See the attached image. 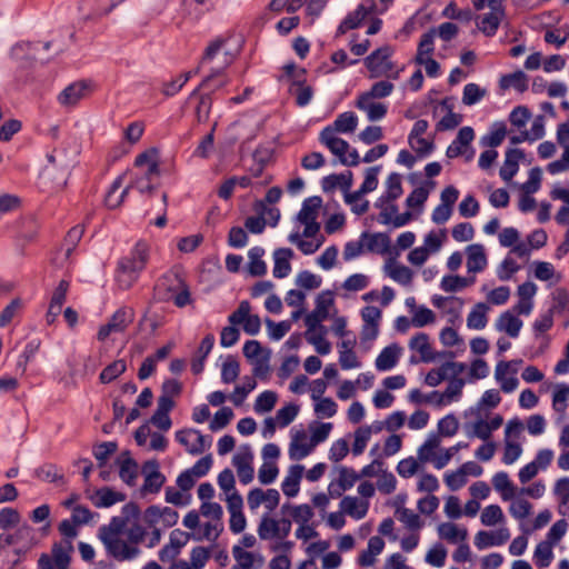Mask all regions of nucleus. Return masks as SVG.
I'll use <instances>...</instances> for the list:
<instances>
[{"label":"nucleus","instance_id":"obj_1","mask_svg":"<svg viewBox=\"0 0 569 569\" xmlns=\"http://www.w3.org/2000/svg\"><path fill=\"white\" fill-rule=\"evenodd\" d=\"M153 298L159 302L173 301L178 308L192 302L189 286L178 269L164 272L153 287Z\"/></svg>","mask_w":569,"mask_h":569},{"label":"nucleus","instance_id":"obj_2","mask_svg":"<svg viewBox=\"0 0 569 569\" xmlns=\"http://www.w3.org/2000/svg\"><path fill=\"white\" fill-rule=\"evenodd\" d=\"M134 168L130 183L127 186L137 189L140 193H152L156 189L153 180L160 176L157 150L149 149L139 153L134 159Z\"/></svg>","mask_w":569,"mask_h":569},{"label":"nucleus","instance_id":"obj_3","mask_svg":"<svg viewBox=\"0 0 569 569\" xmlns=\"http://www.w3.org/2000/svg\"><path fill=\"white\" fill-rule=\"evenodd\" d=\"M331 429H296L291 432L289 457L299 461L309 456L313 449L329 437Z\"/></svg>","mask_w":569,"mask_h":569},{"label":"nucleus","instance_id":"obj_4","mask_svg":"<svg viewBox=\"0 0 569 569\" xmlns=\"http://www.w3.org/2000/svg\"><path fill=\"white\" fill-rule=\"evenodd\" d=\"M224 59L222 64L211 69V72L200 82V84L189 94L188 100L193 98L198 99L194 108V116L197 122L204 123L209 120L212 109V98L210 93H200L201 89L208 88L210 81L218 77L224 67H228L232 62V57L229 52L223 53Z\"/></svg>","mask_w":569,"mask_h":569},{"label":"nucleus","instance_id":"obj_5","mask_svg":"<svg viewBox=\"0 0 569 569\" xmlns=\"http://www.w3.org/2000/svg\"><path fill=\"white\" fill-rule=\"evenodd\" d=\"M392 53L393 49L390 46H382L366 57L365 63L370 79L387 77L397 80L399 78L400 70L396 69L390 60Z\"/></svg>","mask_w":569,"mask_h":569},{"label":"nucleus","instance_id":"obj_6","mask_svg":"<svg viewBox=\"0 0 569 569\" xmlns=\"http://www.w3.org/2000/svg\"><path fill=\"white\" fill-rule=\"evenodd\" d=\"M395 201L379 197L375 202V207L380 210L378 221L381 224H391L393 228H400L411 220L412 213L410 211L398 213V206Z\"/></svg>","mask_w":569,"mask_h":569},{"label":"nucleus","instance_id":"obj_7","mask_svg":"<svg viewBox=\"0 0 569 569\" xmlns=\"http://www.w3.org/2000/svg\"><path fill=\"white\" fill-rule=\"evenodd\" d=\"M176 439L191 455L202 453L212 442V438L203 436L199 429H179Z\"/></svg>","mask_w":569,"mask_h":569},{"label":"nucleus","instance_id":"obj_8","mask_svg":"<svg viewBox=\"0 0 569 569\" xmlns=\"http://www.w3.org/2000/svg\"><path fill=\"white\" fill-rule=\"evenodd\" d=\"M250 303L248 301H241L237 310L228 317V321L233 326L242 323L246 333L256 336L260 331L261 321L258 315H250Z\"/></svg>","mask_w":569,"mask_h":569},{"label":"nucleus","instance_id":"obj_9","mask_svg":"<svg viewBox=\"0 0 569 569\" xmlns=\"http://www.w3.org/2000/svg\"><path fill=\"white\" fill-rule=\"evenodd\" d=\"M335 299L330 290L320 292L316 298L315 309L306 316L305 322L308 329L320 328L321 322L328 319L329 309L333 306Z\"/></svg>","mask_w":569,"mask_h":569},{"label":"nucleus","instance_id":"obj_10","mask_svg":"<svg viewBox=\"0 0 569 569\" xmlns=\"http://www.w3.org/2000/svg\"><path fill=\"white\" fill-rule=\"evenodd\" d=\"M336 471L338 476L328 486V492L331 498H340L345 491L351 489L360 479V476L352 468L346 466L337 467Z\"/></svg>","mask_w":569,"mask_h":569},{"label":"nucleus","instance_id":"obj_11","mask_svg":"<svg viewBox=\"0 0 569 569\" xmlns=\"http://www.w3.org/2000/svg\"><path fill=\"white\" fill-rule=\"evenodd\" d=\"M557 141L563 147V153L560 159L550 162L547 170L551 174H557L569 170V119L557 127Z\"/></svg>","mask_w":569,"mask_h":569},{"label":"nucleus","instance_id":"obj_12","mask_svg":"<svg viewBox=\"0 0 569 569\" xmlns=\"http://www.w3.org/2000/svg\"><path fill=\"white\" fill-rule=\"evenodd\" d=\"M376 3L373 0H362L358 7L349 12L337 29V36L345 34L349 30L357 29L361 22L373 12Z\"/></svg>","mask_w":569,"mask_h":569},{"label":"nucleus","instance_id":"obj_13","mask_svg":"<svg viewBox=\"0 0 569 569\" xmlns=\"http://www.w3.org/2000/svg\"><path fill=\"white\" fill-rule=\"evenodd\" d=\"M108 555L114 558L118 561H130L136 559L141 550L138 546H133L132 543H128L121 538H107V541L102 542Z\"/></svg>","mask_w":569,"mask_h":569},{"label":"nucleus","instance_id":"obj_14","mask_svg":"<svg viewBox=\"0 0 569 569\" xmlns=\"http://www.w3.org/2000/svg\"><path fill=\"white\" fill-rule=\"evenodd\" d=\"M495 379L505 393L513 392L519 386L517 368H512V362L507 360H500L496 365Z\"/></svg>","mask_w":569,"mask_h":569},{"label":"nucleus","instance_id":"obj_15","mask_svg":"<svg viewBox=\"0 0 569 569\" xmlns=\"http://www.w3.org/2000/svg\"><path fill=\"white\" fill-rule=\"evenodd\" d=\"M61 156L62 151L58 149H56L52 153H49L47 156V159L51 167H46V169L43 170V178H51L53 170L56 168L60 169L59 177L53 182V188L57 190L62 189L67 184V180L69 177L70 163L63 161L61 159Z\"/></svg>","mask_w":569,"mask_h":569},{"label":"nucleus","instance_id":"obj_16","mask_svg":"<svg viewBox=\"0 0 569 569\" xmlns=\"http://www.w3.org/2000/svg\"><path fill=\"white\" fill-rule=\"evenodd\" d=\"M505 450L502 462L505 465H512L516 462L521 453V430L522 429H505Z\"/></svg>","mask_w":569,"mask_h":569},{"label":"nucleus","instance_id":"obj_17","mask_svg":"<svg viewBox=\"0 0 569 569\" xmlns=\"http://www.w3.org/2000/svg\"><path fill=\"white\" fill-rule=\"evenodd\" d=\"M143 472L144 481L141 487L142 495L158 493L166 481V477L159 470L158 462H147L143 467Z\"/></svg>","mask_w":569,"mask_h":569},{"label":"nucleus","instance_id":"obj_18","mask_svg":"<svg viewBox=\"0 0 569 569\" xmlns=\"http://www.w3.org/2000/svg\"><path fill=\"white\" fill-rule=\"evenodd\" d=\"M149 260V246L143 242L139 241L134 244V247L131 249V251L122 257L118 262L123 263L128 268H134V270L139 273H141Z\"/></svg>","mask_w":569,"mask_h":569},{"label":"nucleus","instance_id":"obj_19","mask_svg":"<svg viewBox=\"0 0 569 569\" xmlns=\"http://www.w3.org/2000/svg\"><path fill=\"white\" fill-rule=\"evenodd\" d=\"M510 538V532L507 528H499L495 531H479L475 536V546L479 550L487 549L493 546H502Z\"/></svg>","mask_w":569,"mask_h":569},{"label":"nucleus","instance_id":"obj_20","mask_svg":"<svg viewBox=\"0 0 569 569\" xmlns=\"http://www.w3.org/2000/svg\"><path fill=\"white\" fill-rule=\"evenodd\" d=\"M402 355V348L398 343H391L385 347L375 360L378 371H389L393 369Z\"/></svg>","mask_w":569,"mask_h":569},{"label":"nucleus","instance_id":"obj_21","mask_svg":"<svg viewBox=\"0 0 569 569\" xmlns=\"http://www.w3.org/2000/svg\"><path fill=\"white\" fill-rule=\"evenodd\" d=\"M319 141L326 146L332 154L338 157L339 161L350 149L348 141L337 137L330 128H323L319 134Z\"/></svg>","mask_w":569,"mask_h":569},{"label":"nucleus","instance_id":"obj_22","mask_svg":"<svg viewBox=\"0 0 569 569\" xmlns=\"http://www.w3.org/2000/svg\"><path fill=\"white\" fill-rule=\"evenodd\" d=\"M355 106L367 114L369 121H379L383 119L388 112L386 103L376 102L373 99L361 94L358 96Z\"/></svg>","mask_w":569,"mask_h":569},{"label":"nucleus","instance_id":"obj_23","mask_svg":"<svg viewBox=\"0 0 569 569\" xmlns=\"http://www.w3.org/2000/svg\"><path fill=\"white\" fill-rule=\"evenodd\" d=\"M501 402L500 393L497 389L486 390L476 407L466 411V418L470 419L482 413H488L489 409L496 408Z\"/></svg>","mask_w":569,"mask_h":569},{"label":"nucleus","instance_id":"obj_24","mask_svg":"<svg viewBox=\"0 0 569 569\" xmlns=\"http://www.w3.org/2000/svg\"><path fill=\"white\" fill-rule=\"evenodd\" d=\"M224 43H226L224 40H221V39H217V40L212 41L207 47L199 66L194 70H191L192 76L198 74L202 67H204L209 63H213L216 60H219V62L216 66H212L210 68V70L212 68L221 66L222 61L224 59L223 53L227 52L226 50H223Z\"/></svg>","mask_w":569,"mask_h":569},{"label":"nucleus","instance_id":"obj_25","mask_svg":"<svg viewBox=\"0 0 569 569\" xmlns=\"http://www.w3.org/2000/svg\"><path fill=\"white\" fill-rule=\"evenodd\" d=\"M353 182V174L351 171L343 173H332L326 176L321 180V188L323 192L329 193L340 188L343 194L350 190Z\"/></svg>","mask_w":569,"mask_h":569},{"label":"nucleus","instance_id":"obj_26","mask_svg":"<svg viewBox=\"0 0 569 569\" xmlns=\"http://www.w3.org/2000/svg\"><path fill=\"white\" fill-rule=\"evenodd\" d=\"M525 158L521 149H508L506 151L505 161L500 168L499 174L502 180L510 181L519 170V161Z\"/></svg>","mask_w":569,"mask_h":569},{"label":"nucleus","instance_id":"obj_27","mask_svg":"<svg viewBox=\"0 0 569 569\" xmlns=\"http://www.w3.org/2000/svg\"><path fill=\"white\" fill-rule=\"evenodd\" d=\"M361 239L365 241L366 250L379 254H386L390 249V238L383 232L369 233L363 231Z\"/></svg>","mask_w":569,"mask_h":569},{"label":"nucleus","instance_id":"obj_28","mask_svg":"<svg viewBox=\"0 0 569 569\" xmlns=\"http://www.w3.org/2000/svg\"><path fill=\"white\" fill-rule=\"evenodd\" d=\"M293 251L290 248H279L273 252V277L278 279L286 278L291 272L290 259Z\"/></svg>","mask_w":569,"mask_h":569},{"label":"nucleus","instance_id":"obj_29","mask_svg":"<svg viewBox=\"0 0 569 569\" xmlns=\"http://www.w3.org/2000/svg\"><path fill=\"white\" fill-rule=\"evenodd\" d=\"M467 269L469 272H481L488 263L485 248L480 243L467 247Z\"/></svg>","mask_w":569,"mask_h":569},{"label":"nucleus","instance_id":"obj_30","mask_svg":"<svg viewBox=\"0 0 569 569\" xmlns=\"http://www.w3.org/2000/svg\"><path fill=\"white\" fill-rule=\"evenodd\" d=\"M174 407V400H169L164 397H159L157 401V409L150 418V423L153 427H171L170 411Z\"/></svg>","mask_w":569,"mask_h":569},{"label":"nucleus","instance_id":"obj_31","mask_svg":"<svg viewBox=\"0 0 569 569\" xmlns=\"http://www.w3.org/2000/svg\"><path fill=\"white\" fill-rule=\"evenodd\" d=\"M340 509L343 513L356 520H360L366 517L369 509V502L357 497L346 496L340 501Z\"/></svg>","mask_w":569,"mask_h":569},{"label":"nucleus","instance_id":"obj_32","mask_svg":"<svg viewBox=\"0 0 569 569\" xmlns=\"http://www.w3.org/2000/svg\"><path fill=\"white\" fill-rule=\"evenodd\" d=\"M86 82L79 81L69 84L58 96V101L64 107H71L77 104L87 93Z\"/></svg>","mask_w":569,"mask_h":569},{"label":"nucleus","instance_id":"obj_33","mask_svg":"<svg viewBox=\"0 0 569 569\" xmlns=\"http://www.w3.org/2000/svg\"><path fill=\"white\" fill-rule=\"evenodd\" d=\"M124 500V493L116 491L109 487L98 489L91 497V501L97 508H109Z\"/></svg>","mask_w":569,"mask_h":569},{"label":"nucleus","instance_id":"obj_34","mask_svg":"<svg viewBox=\"0 0 569 569\" xmlns=\"http://www.w3.org/2000/svg\"><path fill=\"white\" fill-rule=\"evenodd\" d=\"M522 320L519 319L513 312H502L496 322V329L498 331L506 332L511 338H517L522 328Z\"/></svg>","mask_w":569,"mask_h":569},{"label":"nucleus","instance_id":"obj_35","mask_svg":"<svg viewBox=\"0 0 569 569\" xmlns=\"http://www.w3.org/2000/svg\"><path fill=\"white\" fill-rule=\"evenodd\" d=\"M233 466L237 469L239 481L248 485L253 479L252 456L248 453H238L232 458Z\"/></svg>","mask_w":569,"mask_h":569},{"label":"nucleus","instance_id":"obj_36","mask_svg":"<svg viewBox=\"0 0 569 569\" xmlns=\"http://www.w3.org/2000/svg\"><path fill=\"white\" fill-rule=\"evenodd\" d=\"M505 17V10H490L477 23L479 30L487 37H493Z\"/></svg>","mask_w":569,"mask_h":569},{"label":"nucleus","instance_id":"obj_37","mask_svg":"<svg viewBox=\"0 0 569 569\" xmlns=\"http://www.w3.org/2000/svg\"><path fill=\"white\" fill-rule=\"evenodd\" d=\"M569 400V386L566 383L557 385L553 393H552V408L559 415L557 419V423L560 425L563 422L566 416V409L568 407Z\"/></svg>","mask_w":569,"mask_h":569},{"label":"nucleus","instance_id":"obj_38","mask_svg":"<svg viewBox=\"0 0 569 569\" xmlns=\"http://www.w3.org/2000/svg\"><path fill=\"white\" fill-rule=\"evenodd\" d=\"M327 329L320 326L317 329H308L306 331L307 341L315 347L318 353L326 356L331 351V343L326 339Z\"/></svg>","mask_w":569,"mask_h":569},{"label":"nucleus","instance_id":"obj_39","mask_svg":"<svg viewBox=\"0 0 569 569\" xmlns=\"http://www.w3.org/2000/svg\"><path fill=\"white\" fill-rule=\"evenodd\" d=\"M299 412V407L295 403H288L280 408L274 418H267L264 427H286L291 423Z\"/></svg>","mask_w":569,"mask_h":569},{"label":"nucleus","instance_id":"obj_40","mask_svg":"<svg viewBox=\"0 0 569 569\" xmlns=\"http://www.w3.org/2000/svg\"><path fill=\"white\" fill-rule=\"evenodd\" d=\"M489 306L485 302L476 303L467 317V327L472 330H482L488 323Z\"/></svg>","mask_w":569,"mask_h":569},{"label":"nucleus","instance_id":"obj_41","mask_svg":"<svg viewBox=\"0 0 569 569\" xmlns=\"http://www.w3.org/2000/svg\"><path fill=\"white\" fill-rule=\"evenodd\" d=\"M499 88L502 91L513 88L519 92H525L528 89L527 76L521 70H517L512 73L503 74L499 79Z\"/></svg>","mask_w":569,"mask_h":569},{"label":"nucleus","instance_id":"obj_42","mask_svg":"<svg viewBox=\"0 0 569 569\" xmlns=\"http://www.w3.org/2000/svg\"><path fill=\"white\" fill-rule=\"evenodd\" d=\"M492 486L505 501L511 500L516 497L517 489L511 482L508 473L505 471H499L492 477Z\"/></svg>","mask_w":569,"mask_h":569},{"label":"nucleus","instance_id":"obj_43","mask_svg":"<svg viewBox=\"0 0 569 569\" xmlns=\"http://www.w3.org/2000/svg\"><path fill=\"white\" fill-rule=\"evenodd\" d=\"M438 535L450 543H459L467 540L468 530L452 522H443L438 527Z\"/></svg>","mask_w":569,"mask_h":569},{"label":"nucleus","instance_id":"obj_44","mask_svg":"<svg viewBox=\"0 0 569 569\" xmlns=\"http://www.w3.org/2000/svg\"><path fill=\"white\" fill-rule=\"evenodd\" d=\"M122 183H123V176L117 177L113 180V182L111 183V186L104 197V203L109 209H117L124 201V199L129 192V187H126L118 196H116V193L122 187Z\"/></svg>","mask_w":569,"mask_h":569},{"label":"nucleus","instance_id":"obj_45","mask_svg":"<svg viewBox=\"0 0 569 569\" xmlns=\"http://www.w3.org/2000/svg\"><path fill=\"white\" fill-rule=\"evenodd\" d=\"M409 348L419 352L421 361L423 362H431L435 360V355L431 350L429 337L425 332L415 335L409 341Z\"/></svg>","mask_w":569,"mask_h":569},{"label":"nucleus","instance_id":"obj_46","mask_svg":"<svg viewBox=\"0 0 569 569\" xmlns=\"http://www.w3.org/2000/svg\"><path fill=\"white\" fill-rule=\"evenodd\" d=\"M358 126V117L352 111H346L340 113L332 124L327 126L333 132L339 133H352Z\"/></svg>","mask_w":569,"mask_h":569},{"label":"nucleus","instance_id":"obj_47","mask_svg":"<svg viewBox=\"0 0 569 569\" xmlns=\"http://www.w3.org/2000/svg\"><path fill=\"white\" fill-rule=\"evenodd\" d=\"M257 532L261 540H280L278 519H274L269 515L262 516L258 525Z\"/></svg>","mask_w":569,"mask_h":569},{"label":"nucleus","instance_id":"obj_48","mask_svg":"<svg viewBox=\"0 0 569 569\" xmlns=\"http://www.w3.org/2000/svg\"><path fill=\"white\" fill-rule=\"evenodd\" d=\"M290 92L296 96V103L302 108L310 103L313 97V89L311 86L306 84V79H300L291 82Z\"/></svg>","mask_w":569,"mask_h":569},{"label":"nucleus","instance_id":"obj_49","mask_svg":"<svg viewBox=\"0 0 569 569\" xmlns=\"http://www.w3.org/2000/svg\"><path fill=\"white\" fill-rule=\"evenodd\" d=\"M119 477L128 486H134L138 478V465L137 462L126 455L119 460Z\"/></svg>","mask_w":569,"mask_h":569},{"label":"nucleus","instance_id":"obj_50","mask_svg":"<svg viewBox=\"0 0 569 569\" xmlns=\"http://www.w3.org/2000/svg\"><path fill=\"white\" fill-rule=\"evenodd\" d=\"M264 254V249L261 247H252L249 252V263H248V271L251 276L254 277H261L264 276L267 272V264L262 260V257Z\"/></svg>","mask_w":569,"mask_h":569},{"label":"nucleus","instance_id":"obj_51","mask_svg":"<svg viewBox=\"0 0 569 569\" xmlns=\"http://www.w3.org/2000/svg\"><path fill=\"white\" fill-rule=\"evenodd\" d=\"M322 204V199L318 196H312L302 202L301 209L297 214L299 222L316 221L317 211Z\"/></svg>","mask_w":569,"mask_h":569},{"label":"nucleus","instance_id":"obj_52","mask_svg":"<svg viewBox=\"0 0 569 569\" xmlns=\"http://www.w3.org/2000/svg\"><path fill=\"white\" fill-rule=\"evenodd\" d=\"M140 273L134 268H128L123 263L118 262L116 270V282L121 290L130 289L139 279Z\"/></svg>","mask_w":569,"mask_h":569},{"label":"nucleus","instance_id":"obj_53","mask_svg":"<svg viewBox=\"0 0 569 569\" xmlns=\"http://www.w3.org/2000/svg\"><path fill=\"white\" fill-rule=\"evenodd\" d=\"M133 320L134 310L130 307H121L111 316L108 322L116 329V332H123Z\"/></svg>","mask_w":569,"mask_h":569},{"label":"nucleus","instance_id":"obj_54","mask_svg":"<svg viewBox=\"0 0 569 569\" xmlns=\"http://www.w3.org/2000/svg\"><path fill=\"white\" fill-rule=\"evenodd\" d=\"M302 470V466H295L291 468L289 475L283 479L281 489L287 497H295L299 492Z\"/></svg>","mask_w":569,"mask_h":569},{"label":"nucleus","instance_id":"obj_55","mask_svg":"<svg viewBox=\"0 0 569 569\" xmlns=\"http://www.w3.org/2000/svg\"><path fill=\"white\" fill-rule=\"evenodd\" d=\"M476 278H465L460 276H445L440 281V288L446 292H456L473 284Z\"/></svg>","mask_w":569,"mask_h":569},{"label":"nucleus","instance_id":"obj_56","mask_svg":"<svg viewBox=\"0 0 569 569\" xmlns=\"http://www.w3.org/2000/svg\"><path fill=\"white\" fill-rule=\"evenodd\" d=\"M381 166H375L366 169L365 172V180L360 188L355 191L353 198L358 197L359 194H367L369 192H372L378 187V174L380 172Z\"/></svg>","mask_w":569,"mask_h":569},{"label":"nucleus","instance_id":"obj_57","mask_svg":"<svg viewBox=\"0 0 569 569\" xmlns=\"http://www.w3.org/2000/svg\"><path fill=\"white\" fill-rule=\"evenodd\" d=\"M127 522L119 516L113 517L107 526H102L99 529L100 540L107 541V538L116 539L120 538V533L126 529Z\"/></svg>","mask_w":569,"mask_h":569},{"label":"nucleus","instance_id":"obj_58","mask_svg":"<svg viewBox=\"0 0 569 569\" xmlns=\"http://www.w3.org/2000/svg\"><path fill=\"white\" fill-rule=\"evenodd\" d=\"M123 1L124 0H86L84 4L88 7L92 17H101L111 12Z\"/></svg>","mask_w":569,"mask_h":569},{"label":"nucleus","instance_id":"obj_59","mask_svg":"<svg viewBox=\"0 0 569 569\" xmlns=\"http://www.w3.org/2000/svg\"><path fill=\"white\" fill-rule=\"evenodd\" d=\"M72 551L71 541H68L66 546L61 543H54L51 549V559L54 563H57L61 569H68L71 557L70 553Z\"/></svg>","mask_w":569,"mask_h":569},{"label":"nucleus","instance_id":"obj_60","mask_svg":"<svg viewBox=\"0 0 569 569\" xmlns=\"http://www.w3.org/2000/svg\"><path fill=\"white\" fill-rule=\"evenodd\" d=\"M286 509H290V516L298 526L309 523L315 516L312 508L307 503L293 507H290L289 505H283L282 511H284Z\"/></svg>","mask_w":569,"mask_h":569},{"label":"nucleus","instance_id":"obj_61","mask_svg":"<svg viewBox=\"0 0 569 569\" xmlns=\"http://www.w3.org/2000/svg\"><path fill=\"white\" fill-rule=\"evenodd\" d=\"M507 128L503 122H496L490 131L482 137V144L491 149L500 146L506 137Z\"/></svg>","mask_w":569,"mask_h":569},{"label":"nucleus","instance_id":"obj_62","mask_svg":"<svg viewBox=\"0 0 569 569\" xmlns=\"http://www.w3.org/2000/svg\"><path fill=\"white\" fill-rule=\"evenodd\" d=\"M126 370L127 363L123 359L114 360L101 371L99 380L101 383H110L119 376H121Z\"/></svg>","mask_w":569,"mask_h":569},{"label":"nucleus","instance_id":"obj_63","mask_svg":"<svg viewBox=\"0 0 569 569\" xmlns=\"http://www.w3.org/2000/svg\"><path fill=\"white\" fill-rule=\"evenodd\" d=\"M551 197L553 199H560L568 204V206L561 207L556 214V221L559 224H568L569 223V190L565 189V188H555L551 191Z\"/></svg>","mask_w":569,"mask_h":569},{"label":"nucleus","instance_id":"obj_64","mask_svg":"<svg viewBox=\"0 0 569 569\" xmlns=\"http://www.w3.org/2000/svg\"><path fill=\"white\" fill-rule=\"evenodd\" d=\"M553 558L552 545L548 541H541L537 545L533 552L535 563L539 568L548 567Z\"/></svg>","mask_w":569,"mask_h":569}]
</instances>
